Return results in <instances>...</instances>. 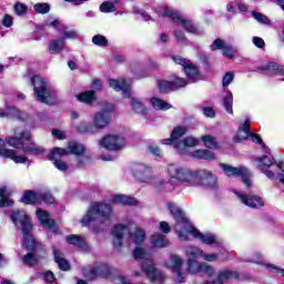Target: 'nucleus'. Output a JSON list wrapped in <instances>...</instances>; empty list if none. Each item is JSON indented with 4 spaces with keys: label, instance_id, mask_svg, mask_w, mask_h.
I'll return each instance as SVG.
<instances>
[{
    "label": "nucleus",
    "instance_id": "dca6fc26",
    "mask_svg": "<svg viewBox=\"0 0 284 284\" xmlns=\"http://www.w3.org/2000/svg\"><path fill=\"white\" fill-rule=\"evenodd\" d=\"M220 168L223 170L226 176H242V181L246 187H252V173L245 166H232L230 164H220Z\"/></svg>",
    "mask_w": 284,
    "mask_h": 284
},
{
    "label": "nucleus",
    "instance_id": "f3484780",
    "mask_svg": "<svg viewBox=\"0 0 284 284\" xmlns=\"http://www.w3.org/2000/svg\"><path fill=\"white\" fill-rule=\"evenodd\" d=\"M172 61L176 63L178 65H182L189 81L194 83L195 81H199L201 79V73H199V69L192 61L181 57V55H172Z\"/></svg>",
    "mask_w": 284,
    "mask_h": 284
},
{
    "label": "nucleus",
    "instance_id": "473e14b6",
    "mask_svg": "<svg viewBox=\"0 0 284 284\" xmlns=\"http://www.w3.org/2000/svg\"><path fill=\"white\" fill-rule=\"evenodd\" d=\"M111 203L118 205H136L139 202L130 195L116 194L111 197Z\"/></svg>",
    "mask_w": 284,
    "mask_h": 284
},
{
    "label": "nucleus",
    "instance_id": "f8f14e48",
    "mask_svg": "<svg viewBox=\"0 0 284 284\" xmlns=\"http://www.w3.org/2000/svg\"><path fill=\"white\" fill-rule=\"evenodd\" d=\"M17 119L18 121H22L23 123H29L31 128H37V121H39V115L32 116L24 111L19 110L14 105L8 104L6 102V108H0V119Z\"/></svg>",
    "mask_w": 284,
    "mask_h": 284
},
{
    "label": "nucleus",
    "instance_id": "37998d69",
    "mask_svg": "<svg viewBox=\"0 0 284 284\" xmlns=\"http://www.w3.org/2000/svg\"><path fill=\"white\" fill-rule=\"evenodd\" d=\"M202 141L209 150H219V142L216 141V138L212 135H203Z\"/></svg>",
    "mask_w": 284,
    "mask_h": 284
},
{
    "label": "nucleus",
    "instance_id": "8fccbe9b",
    "mask_svg": "<svg viewBox=\"0 0 284 284\" xmlns=\"http://www.w3.org/2000/svg\"><path fill=\"white\" fill-rule=\"evenodd\" d=\"M33 10L38 14H48L50 12V6L48 3H36Z\"/></svg>",
    "mask_w": 284,
    "mask_h": 284
},
{
    "label": "nucleus",
    "instance_id": "393cba45",
    "mask_svg": "<svg viewBox=\"0 0 284 284\" xmlns=\"http://www.w3.org/2000/svg\"><path fill=\"white\" fill-rule=\"evenodd\" d=\"M131 172L138 181L145 183L152 176V166L143 164V163H134L131 166Z\"/></svg>",
    "mask_w": 284,
    "mask_h": 284
},
{
    "label": "nucleus",
    "instance_id": "c756f323",
    "mask_svg": "<svg viewBox=\"0 0 284 284\" xmlns=\"http://www.w3.org/2000/svg\"><path fill=\"white\" fill-rule=\"evenodd\" d=\"M48 50L50 54H61L65 50V40L61 38L50 40Z\"/></svg>",
    "mask_w": 284,
    "mask_h": 284
},
{
    "label": "nucleus",
    "instance_id": "f257e3e1",
    "mask_svg": "<svg viewBox=\"0 0 284 284\" xmlns=\"http://www.w3.org/2000/svg\"><path fill=\"white\" fill-rule=\"evenodd\" d=\"M30 131H26L21 128L14 130V136L7 138L6 141L0 139V156L3 159H11L14 163L26 164L28 163V156L18 155L16 150L22 148L24 154L38 156L43 154L45 149L43 146L32 142ZM16 148V150L7 149L6 145Z\"/></svg>",
    "mask_w": 284,
    "mask_h": 284
},
{
    "label": "nucleus",
    "instance_id": "58836bf2",
    "mask_svg": "<svg viewBox=\"0 0 284 284\" xmlns=\"http://www.w3.org/2000/svg\"><path fill=\"white\" fill-rule=\"evenodd\" d=\"M185 134H187V126L178 125L172 130L171 139H173V141H175V143H181V141H179V139L185 136Z\"/></svg>",
    "mask_w": 284,
    "mask_h": 284
},
{
    "label": "nucleus",
    "instance_id": "e2e57ef3",
    "mask_svg": "<svg viewBox=\"0 0 284 284\" xmlns=\"http://www.w3.org/2000/svg\"><path fill=\"white\" fill-rule=\"evenodd\" d=\"M52 136H54V139H58L59 141H63L67 139V134L65 131H61V130H52Z\"/></svg>",
    "mask_w": 284,
    "mask_h": 284
},
{
    "label": "nucleus",
    "instance_id": "e433bc0d",
    "mask_svg": "<svg viewBox=\"0 0 284 284\" xmlns=\"http://www.w3.org/2000/svg\"><path fill=\"white\" fill-rule=\"evenodd\" d=\"M77 100L80 101V103H87L88 105H90V103L97 100V94L92 90L84 91L77 95Z\"/></svg>",
    "mask_w": 284,
    "mask_h": 284
},
{
    "label": "nucleus",
    "instance_id": "6ab92c4d",
    "mask_svg": "<svg viewBox=\"0 0 284 284\" xmlns=\"http://www.w3.org/2000/svg\"><path fill=\"white\" fill-rule=\"evenodd\" d=\"M110 274V266L105 263H95L93 267H85L83 270V275L89 281H94V278L102 276L105 277Z\"/></svg>",
    "mask_w": 284,
    "mask_h": 284
},
{
    "label": "nucleus",
    "instance_id": "338daca9",
    "mask_svg": "<svg viewBox=\"0 0 284 284\" xmlns=\"http://www.w3.org/2000/svg\"><path fill=\"white\" fill-rule=\"evenodd\" d=\"M159 230L163 232V234H170L171 227L170 224L165 221L160 222Z\"/></svg>",
    "mask_w": 284,
    "mask_h": 284
},
{
    "label": "nucleus",
    "instance_id": "9d476101",
    "mask_svg": "<svg viewBox=\"0 0 284 284\" xmlns=\"http://www.w3.org/2000/svg\"><path fill=\"white\" fill-rule=\"evenodd\" d=\"M31 84L33 85L36 98L40 103H47L48 105H53V103H55L57 91L50 88L48 79L41 75H33L31 78Z\"/></svg>",
    "mask_w": 284,
    "mask_h": 284
},
{
    "label": "nucleus",
    "instance_id": "aec40b11",
    "mask_svg": "<svg viewBox=\"0 0 284 284\" xmlns=\"http://www.w3.org/2000/svg\"><path fill=\"white\" fill-rule=\"evenodd\" d=\"M165 267L175 274L178 283H185L186 275L181 273L183 260L179 255H171L169 261L165 262Z\"/></svg>",
    "mask_w": 284,
    "mask_h": 284
},
{
    "label": "nucleus",
    "instance_id": "13d9d810",
    "mask_svg": "<svg viewBox=\"0 0 284 284\" xmlns=\"http://www.w3.org/2000/svg\"><path fill=\"white\" fill-rule=\"evenodd\" d=\"M100 10H101L102 12L108 13V12H114V10H116V9L114 8V3H112V2H103V3L100 6Z\"/></svg>",
    "mask_w": 284,
    "mask_h": 284
},
{
    "label": "nucleus",
    "instance_id": "2f4dec72",
    "mask_svg": "<svg viewBox=\"0 0 284 284\" xmlns=\"http://www.w3.org/2000/svg\"><path fill=\"white\" fill-rule=\"evenodd\" d=\"M10 196H12V190L7 186L0 189V207H12L14 205V201Z\"/></svg>",
    "mask_w": 284,
    "mask_h": 284
},
{
    "label": "nucleus",
    "instance_id": "680f3d73",
    "mask_svg": "<svg viewBox=\"0 0 284 284\" xmlns=\"http://www.w3.org/2000/svg\"><path fill=\"white\" fill-rule=\"evenodd\" d=\"M148 151L153 154L154 156H163V153L161 152V149L154 144H150L148 146Z\"/></svg>",
    "mask_w": 284,
    "mask_h": 284
},
{
    "label": "nucleus",
    "instance_id": "f03ea898",
    "mask_svg": "<svg viewBox=\"0 0 284 284\" xmlns=\"http://www.w3.org/2000/svg\"><path fill=\"white\" fill-rule=\"evenodd\" d=\"M169 184L176 187L175 181L184 183L189 187H209V190H216L219 187V179L212 171L209 170H192L176 164H169L168 169Z\"/></svg>",
    "mask_w": 284,
    "mask_h": 284
},
{
    "label": "nucleus",
    "instance_id": "0e129e2a",
    "mask_svg": "<svg viewBox=\"0 0 284 284\" xmlns=\"http://www.w3.org/2000/svg\"><path fill=\"white\" fill-rule=\"evenodd\" d=\"M203 114L205 116H209L210 119H214V116H216V112L214 111V109H212V106H204Z\"/></svg>",
    "mask_w": 284,
    "mask_h": 284
},
{
    "label": "nucleus",
    "instance_id": "de8ad7c7",
    "mask_svg": "<svg viewBox=\"0 0 284 284\" xmlns=\"http://www.w3.org/2000/svg\"><path fill=\"white\" fill-rule=\"evenodd\" d=\"M158 85L160 88V92H172V90H174V83L171 81L160 80Z\"/></svg>",
    "mask_w": 284,
    "mask_h": 284
},
{
    "label": "nucleus",
    "instance_id": "6e6d98bb",
    "mask_svg": "<svg viewBox=\"0 0 284 284\" xmlns=\"http://www.w3.org/2000/svg\"><path fill=\"white\" fill-rule=\"evenodd\" d=\"M234 81V72H226L222 79L223 88H227Z\"/></svg>",
    "mask_w": 284,
    "mask_h": 284
},
{
    "label": "nucleus",
    "instance_id": "79ce46f5",
    "mask_svg": "<svg viewBox=\"0 0 284 284\" xmlns=\"http://www.w3.org/2000/svg\"><path fill=\"white\" fill-rule=\"evenodd\" d=\"M185 255L187 256V260L190 258H200V256L203 257V250L196 246H186L185 248Z\"/></svg>",
    "mask_w": 284,
    "mask_h": 284
},
{
    "label": "nucleus",
    "instance_id": "72a5a7b5",
    "mask_svg": "<svg viewBox=\"0 0 284 284\" xmlns=\"http://www.w3.org/2000/svg\"><path fill=\"white\" fill-rule=\"evenodd\" d=\"M53 256L54 261L58 264V267L62 270L63 272H68L70 270V263L67 262L65 257L63 256V253L57 248H53Z\"/></svg>",
    "mask_w": 284,
    "mask_h": 284
},
{
    "label": "nucleus",
    "instance_id": "69168bd1",
    "mask_svg": "<svg viewBox=\"0 0 284 284\" xmlns=\"http://www.w3.org/2000/svg\"><path fill=\"white\" fill-rule=\"evenodd\" d=\"M252 41L256 48H261V49L265 48V40H263V38L253 37Z\"/></svg>",
    "mask_w": 284,
    "mask_h": 284
},
{
    "label": "nucleus",
    "instance_id": "f704fd0d",
    "mask_svg": "<svg viewBox=\"0 0 284 284\" xmlns=\"http://www.w3.org/2000/svg\"><path fill=\"white\" fill-rule=\"evenodd\" d=\"M151 244L153 247H168L170 245V240L161 233H154L151 236Z\"/></svg>",
    "mask_w": 284,
    "mask_h": 284
},
{
    "label": "nucleus",
    "instance_id": "1a4fd4ad",
    "mask_svg": "<svg viewBox=\"0 0 284 284\" xmlns=\"http://www.w3.org/2000/svg\"><path fill=\"white\" fill-rule=\"evenodd\" d=\"M101 219L102 221H110L112 219V205L103 202H93L89 206L87 213L81 220L83 227L90 226Z\"/></svg>",
    "mask_w": 284,
    "mask_h": 284
},
{
    "label": "nucleus",
    "instance_id": "864d4df0",
    "mask_svg": "<svg viewBox=\"0 0 284 284\" xmlns=\"http://www.w3.org/2000/svg\"><path fill=\"white\" fill-rule=\"evenodd\" d=\"M223 57H226V59H234V54H236V50L230 44H225L222 49Z\"/></svg>",
    "mask_w": 284,
    "mask_h": 284
},
{
    "label": "nucleus",
    "instance_id": "09e8293b",
    "mask_svg": "<svg viewBox=\"0 0 284 284\" xmlns=\"http://www.w3.org/2000/svg\"><path fill=\"white\" fill-rule=\"evenodd\" d=\"M92 43H94V45H99L100 48H105L108 47V38L97 34L92 38Z\"/></svg>",
    "mask_w": 284,
    "mask_h": 284
},
{
    "label": "nucleus",
    "instance_id": "052dcab7",
    "mask_svg": "<svg viewBox=\"0 0 284 284\" xmlns=\"http://www.w3.org/2000/svg\"><path fill=\"white\" fill-rule=\"evenodd\" d=\"M172 83L174 85V90H179V88H185L187 85V81L183 78H176Z\"/></svg>",
    "mask_w": 284,
    "mask_h": 284
},
{
    "label": "nucleus",
    "instance_id": "a18cd8bd",
    "mask_svg": "<svg viewBox=\"0 0 284 284\" xmlns=\"http://www.w3.org/2000/svg\"><path fill=\"white\" fill-rule=\"evenodd\" d=\"M93 124H88L85 122H81L77 126V131L80 132V134H95Z\"/></svg>",
    "mask_w": 284,
    "mask_h": 284
},
{
    "label": "nucleus",
    "instance_id": "a19ab883",
    "mask_svg": "<svg viewBox=\"0 0 284 284\" xmlns=\"http://www.w3.org/2000/svg\"><path fill=\"white\" fill-rule=\"evenodd\" d=\"M221 254L225 256L224 260L230 258V253H227V251H221L220 253H212V254H207L203 252L202 258L204 261H207L209 263H214V261L219 260V256H221Z\"/></svg>",
    "mask_w": 284,
    "mask_h": 284
},
{
    "label": "nucleus",
    "instance_id": "2eb2a0df",
    "mask_svg": "<svg viewBox=\"0 0 284 284\" xmlns=\"http://www.w3.org/2000/svg\"><path fill=\"white\" fill-rule=\"evenodd\" d=\"M114 110V105L110 103H104V111H99L93 115V124L94 132H99V130H103V128H108L110 122L112 121V116L110 112Z\"/></svg>",
    "mask_w": 284,
    "mask_h": 284
},
{
    "label": "nucleus",
    "instance_id": "c85d7f7f",
    "mask_svg": "<svg viewBox=\"0 0 284 284\" xmlns=\"http://www.w3.org/2000/svg\"><path fill=\"white\" fill-rule=\"evenodd\" d=\"M236 278H239V272L224 268L217 272L215 280L206 282L205 284H224L227 283V281H234Z\"/></svg>",
    "mask_w": 284,
    "mask_h": 284
},
{
    "label": "nucleus",
    "instance_id": "49530a36",
    "mask_svg": "<svg viewBox=\"0 0 284 284\" xmlns=\"http://www.w3.org/2000/svg\"><path fill=\"white\" fill-rule=\"evenodd\" d=\"M251 16L253 17V19H255V21H257V23H262V26H270V19H267V17H265V14L257 12V11H251Z\"/></svg>",
    "mask_w": 284,
    "mask_h": 284
},
{
    "label": "nucleus",
    "instance_id": "ddd939ff",
    "mask_svg": "<svg viewBox=\"0 0 284 284\" xmlns=\"http://www.w3.org/2000/svg\"><path fill=\"white\" fill-rule=\"evenodd\" d=\"M55 202L54 196L48 190H38V191H24L22 195V203L26 205H52Z\"/></svg>",
    "mask_w": 284,
    "mask_h": 284
},
{
    "label": "nucleus",
    "instance_id": "0eeeda50",
    "mask_svg": "<svg viewBox=\"0 0 284 284\" xmlns=\"http://www.w3.org/2000/svg\"><path fill=\"white\" fill-rule=\"evenodd\" d=\"M199 143V139L194 136H186L175 144V152H178V154H186L187 156H192V159L214 161L216 159V154L207 149H199L190 152V148H196Z\"/></svg>",
    "mask_w": 284,
    "mask_h": 284
},
{
    "label": "nucleus",
    "instance_id": "4be33fe9",
    "mask_svg": "<svg viewBox=\"0 0 284 284\" xmlns=\"http://www.w3.org/2000/svg\"><path fill=\"white\" fill-rule=\"evenodd\" d=\"M235 196H237L239 201L246 205L247 207H263L265 203L263 199L258 195H247L244 191L233 190Z\"/></svg>",
    "mask_w": 284,
    "mask_h": 284
},
{
    "label": "nucleus",
    "instance_id": "b1692460",
    "mask_svg": "<svg viewBox=\"0 0 284 284\" xmlns=\"http://www.w3.org/2000/svg\"><path fill=\"white\" fill-rule=\"evenodd\" d=\"M47 26L49 28H55V30L61 33L60 39H63V41H65V39H77L79 37L77 31L69 30L68 27L63 24V22H61L59 19L48 20Z\"/></svg>",
    "mask_w": 284,
    "mask_h": 284
},
{
    "label": "nucleus",
    "instance_id": "a878e982",
    "mask_svg": "<svg viewBox=\"0 0 284 284\" xmlns=\"http://www.w3.org/2000/svg\"><path fill=\"white\" fill-rule=\"evenodd\" d=\"M250 263H255L256 265H262L263 267H265V270H267V272H271V274H277L278 276L284 277V270L272 264V263L265 262V260L263 258V255H261V253H255L253 255V257L250 260Z\"/></svg>",
    "mask_w": 284,
    "mask_h": 284
},
{
    "label": "nucleus",
    "instance_id": "5701e85b",
    "mask_svg": "<svg viewBox=\"0 0 284 284\" xmlns=\"http://www.w3.org/2000/svg\"><path fill=\"white\" fill-rule=\"evenodd\" d=\"M186 265L190 274H199L203 272L209 276H214V273H215L214 267H212L207 263H201L197 260L189 258L186 262Z\"/></svg>",
    "mask_w": 284,
    "mask_h": 284
},
{
    "label": "nucleus",
    "instance_id": "cd10ccee",
    "mask_svg": "<svg viewBox=\"0 0 284 284\" xmlns=\"http://www.w3.org/2000/svg\"><path fill=\"white\" fill-rule=\"evenodd\" d=\"M257 70L268 74V77H278V81H284V69L276 62H268Z\"/></svg>",
    "mask_w": 284,
    "mask_h": 284
},
{
    "label": "nucleus",
    "instance_id": "bb28decb",
    "mask_svg": "<svg viewBox=\"0 0 284 284\" xmlns=\"http://www.w3.org/2000/svg\"><path fill=\"white\" fill-rule=\"evenodd\" d=\"M38 220L40 221V224L44 230H49V232L57 233L59 230V226L54 222V220L50 219V213L47 211H43L41 209H38L36 212Z\"/></svg>",
    "mask_w": 284,
    "mask_h": 284
},
{
    "label": "nucleus",
    "instance_id": "412c9836",
    "mask_svg": "<svg viewBox=\"0 0 284 284\" xmlns=\"http://www.w3.org/2000/svg\"><path fill=\"white\" fill-rule=\"evenodd\" d=\"M109 85L115 90V92H122L124 99L132 97V81L130 79L121 78L119 80L110 79Z\"/></svg>",
    "mask_w": 284,
    "mask_h": 284
},
{
    "label": "nucleus",
    "instance_id": "7ed1b4c3",
    "mask_svg": "<svg viewBox=\"0 0 284 284\" xmlns=\"http://www.w3.org/2000/svg\"><path fill=\"white\" fill-rule=\"evenodd\" d=\"M166 205L175 221L174 229L180 241H192V239H199V241L205 245H211L212 247H221V245H223V242H221L214 233L203 234L199 232V230L192 225L187 215H185L176 204L169 202Z\"/></svg>",
    "mask_w": 284,
    "mask_h": 284
},
{
    "label": "nucleus",
    "instance_id": "603ef678",
    "mask_svg": "<svg viewBox=\"0 0 284 284\" xmlns=\"http://www.w3.org/2000/svg\"><path fill=\"white\" fill-rule=\"evenodd\" d=\"M55 159H50L53 162L54 168H57V170H60V172H65L68 170V164H65V162H63L61 159V156L55 155Z\"/></svg>",
    "mask_w": 284,
    "mask_h": 284
},
{
    "label": "nucleus",
    "instance_id": "c03bdc74",
    "mask_svg": "<svg viewBox=\"0 0 284 284\" xmlns=\"http://www.w3.org/2000/svg\"><path fill=\"white\" fill-rule=\"evenodd\" d=\"M131 108L138 114H145V105L143 104V102H141V100H139V98L131 99Z\"/></svg>",
    "mask_w": 284,
    "mask_h": 284
},
{
    "label": "nucleus",
    "instance_id": "39448f33",
    "mask_svg": "<svg viewBox=\"0 0 284 284\" xmlns=\"http://www.w3.org/2000/svg\"><path fill=\"white\" fill-rule=\"evenodd\" d=\"M10 220L16 225L18 230L22 232L23 245L27 250H34L37 247V242L32 237V221L26 211L14 210L9 214Z\"/></svg>",
    "mask_w": 284,
    "mask_h": 284
},
{
    "label": "nucleus",
    "instance_id": "c9c22d12",
    "mask_svg": "<svg viewBox=\"0 0 284 284\" xmlns=\"http://www.w3.org/2000/svg\"><path fill=\"white\" fill-rule=\"evenodd\" d=\"M67 241L70 243V245H74L80 250H88V244L85 243V240H83V237L79 235H69L67 236Z\"/></svg>",
    "mask_w": 284,
    "mask_h": 284
},
{
    "label": "nucleus",
    "instance_id": "20e7f679",
    "mask_svg": "<svg viewBox=\"0 0 284 284\" xmlns=\"http://www.w3.org/2000/svg\"><path fill=\"white\" fill-rule=\"evenodd\" d=\"M160 14L162 17H169L173 19L175 23L174 28V37L180 45H187V38H185V33L180 30L179 28H183L185 31L190 32L191 34H203L201 29L196 27V24L192 23L190 19L185 18L179 11L172 9L171 7H164Z\"/></svg>",
    "mask_w": 284,
    "mask_h": 284
},
{
    "label": "nucleus",
    "instance_id": "5fc2aeb1",
    "mask_svg": "<svg viewBox=\"0 0 284 284\" xmlns=\"http://www.w3.org/2000/svg\"><path fill=\"white\" fill-rule=\"evenodd\" d=\"M14 12L16 14H18V17H22V14H26V12H28V6L17 2L14 4Z\"/></svg>",
    "mask_w": 284,
    "mask_h": 284
},
{
    "label": "nucleus",
    "instance_id": "9b49d317",
    "mask_svg": "<svg viewBox=\"0 0 284 284\" xmlns=\"http://www.w3.org/2000/svg\"><path fill=\"white\" fill-rule=\"evenodd\" d=\"M257 168L260 171L267 176L271 181L276 180L277 170H281L283 173L277 174L280 183L284 185V162L276 163V160L272 155H263L255 159Z\"/></svg>",
    "mask_w": 284,
    "mask_h": 284
},
{
    "label": "nucleus",
    "instance_id": "6e6552de",
    "mask_svg": "<svg viewBox=\"0 0 284 284\" xmlns=\"http://www.w3.org/2000/svg\"><path fill=\"white\" fill-rule=\"evenodd\" d=\"M129 233V240L134 245H141L145 241V231L141 227H136L134 231H130V227L124 224H116L112 230L113 247L114 250H121L123 247V235Z\"/></svg>",
    "mask_w": 284,
    "mask_h": 284
},
{
    "label": "nucleus",
    "instance_id": "3c124183",
    "mask_svg": "<svg viewBox=\"0 0 284 284\" xmlns=\"http://www.w3.org/2000/svg\"><path fill=\"white\" fill-rule=\"evenodd\" d=\"M227 43L224 40L215 39L212 44L210 45V50L212 52H216V50H222L225 48Z\"/></svg>",
    "mask_w": 284,
    "mask_h": 284
},
{
    "label": "nucleus",
    "instance_id": "bf43d9fd",
    "mask_svg": "<svg viewBox=\"0 0 284 284\" xmlns=\"http://www.w3.org/2000/svg\"><path fill=\"white\" fill-rule=\"evenodd\" d=\"M13 23H14V18H12V16L10 14H4L2 19V26H4V28H12Z\"/></svg>",
    "mask_w": 284,
    "mask_h": 284
},
{
    "label": "nucleus",
    "instance_id": "4c0bfd02",
    "mask_svg": "<svg viewBox=\"0 0 284 284\" xmlns=\"http://www.w3.org/2000/svg\"><path fill=\"white\" fill-rule=\"evenodd\" d=\"M150 103L154 110H171L172 108V104L156 97L151 98Z\"/></svg>",
    "mask_w": 284,
    "mask_h": 284
},
{
    "label": "nucleus",
    "instance_id": "4d7b16f0",
    "mask_svg": "<svg viewBox=\"0 0 284 284\" xmlns=\"http://www.w3.org/2000/svg\"><path fill=\"white\" fill-rule=\"evenodd\" d=\"M24 265H34L37 263V257L32 253H28L22 258Z\"/></svg>",
    "mask_w": 284,
    "mask_h": 284
},
{
    "label": "nucleus",
    "instance_id": "a211bd4d",
    "mask_svg": "<svg viewBox=\"0 0 284 284\" xmlns=\"http://www.w3.org/2000/svg\"><path fill=\"white\" fill-rule=\"evenodd\" d=\"M100 145L105 150L116 152L118 150L125 148V138L116 134H110L101 139Z\"/></svg>",
    "mask_w": 284,
    "mask_h": 284
},
{
    "label": "nucleus",
    "instance_id": "774afa93",
    "mask_svg": "<svg viewBox=\"0 0 284 284\" xmlns=\"http://www.w3.org/2000/svg\"><path fill=\"white\" fill-rule=\"evenodd\" d=\"M91 88L92 90H95L97 92H99L103 88V83L101 82V80L95 79L92 81Z\"/></svg>",
    "mask_w": 284,
    "mask_h": 284
},
{
    "label": "nucleus",
    "instance_id": "423d86ee",
    "mask_svg": "<svg viewBox=\"0 0 284 284\" xmlns=\"http://www.w3.org/2000/svg\"><path fill=\"white\" fill-rule=\"evenodd\" d=\"M133 258H135V261H143L142 272L146 274L150 281L154 282L155 284H161L165 281V274H163V272L154 267V261L152 260V254L145 251V248L141 246H136L133 250Z\"/></svg>",
    "mask_w": 284,
    "mask_h": 284
},
{
    "label": "nucleus",
    "instance_id": "7c9ffc66",
    "mask_svg": "<svg viewBox=\"0 0 284 284\" xmlns=\"http://www.w3.org/2000/svg\"><path fill=\"white\" fill-rule=\"evenodd\" d=\"M250 123H252V120H250V118H246L243 126L239 128L237 134L234 136V141L236 143H241V141H245L250 138V134L252 133L250 131Z\"/></svg>",
    "mask_w": 284,
    "mask_h": 284
},
{
    "label": "nucleus",
    "instance_id": "ea45409f",
    "mask_svg": "<svg viewBox=\"0 0 284 284\" xmlns=\"http://www.w3.org/2000/svg\"><path fill=\"white\" fill-rule=\"evenodd\" d=\"M233 103H234V95L232 94L231 91H227L223 99V105L229 114H234V109L232 108Z\"/></svg>",
    "mask_w": 284,
    "mask_h": 284
},
{
    "label": "nucleus",
    "instance_id": "4468645a",
    "mask_svg": "<svg viewBox=\"0 0 284 284\" xmlns=\"http://www.w3.org/2000/svg\"><path fill=\"white\" fill-rule=\"evenodd\" d=\"M68 154H74L81 156L85 154V145L77 141L69 142L67 149L55 148L49 153V159H57V156H68Z\"/></svg>",
    "mask_w": 284,
    "mask_h": 284
}]
</instances>
